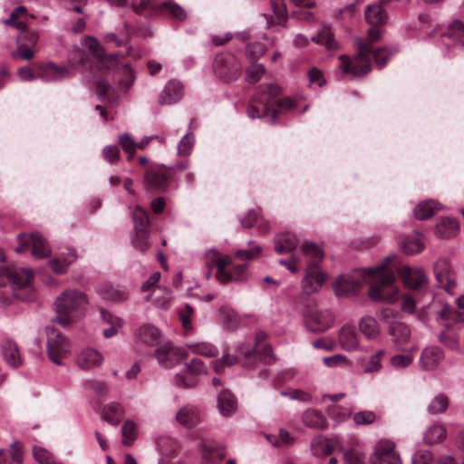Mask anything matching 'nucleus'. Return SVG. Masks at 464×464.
<instances>
[{
	"instance_id": "f704fd0d",
	"label": "nucleus",
	"mask_w": 464,
	"mask_h": 464,
	"mask_svg": "<svg viewBox=\"0 0 464 464\" xmlns=\"http://www.w3.org/2000/svg\"><path fill=\"white\" fill-rule=\"evenodd\" d=\"M365 19L372 25H382L386 22L387 14L382 5H372L367 7Z\"/></svg>"
},
{
	"instance_id": "8fccbe9b",
	"label": "nucleus",
	"mask_w": 464,
	"mask_h": 464,
	"mask_svg": "<svg viewBox=\"0 0 464 464\" xmlns=\"http://www.w3.org/2000/svg\"><path fill=\"white\" fill-rule=\"evenodd\" d=\"M195 143V137L192 132L184 135L178 144V155L188 157L191 154Z\"/></svg>"
},
{
	"instance_id": "a878e982",
	"label": "nucleus",
	"mask_w": 464,
	"mask_h": 464,
	"mask_svg": "<svg viewBox=\"0 0 464 464\" xmlns=\"http://www.w3.org/2000/svg\"><path fill=\"white\" fill-rule=\"evenodd\" d=\"M218 407L223 416H230L237 410V400L227 390H222L218 394Z\"/></svg>"
},
{
	"instance_id": "a211bd4d",
	"label": "nucleus",
	"mask_w": 464,
	"mask_h": 464,
	"mask_svg": "<svg viewBox=\"0 0 464 464\" xmlns=\"http://www.w3.org/2000/svg\"><path fill=\"white\" fill-rule=\"evenodd\" d=\"M183 95V84L179 81L169 80L159 95V103L171 105L179 102Z\"/></svg>"
},
{
	"instance_id": "c03bdc74",
	"label": "nucleus",
	"mask_w": 464,
	"mask_h": 464,
	"mask_svg": "<svg viewBox=\"0 0 464 464\" xmlns=\"http://www.w3.org/2000/svg\"><path fill=\"white\" fill-rule=\"evenodd\" d=\"M134 228L148 230L150 226L148 212L140 206H136L132 214Z\"/></svg>"
},
{
	"instance_id": "c9c22d12",
	"label": "nucleus",
	"mask_w": 464,
	"mask_h": 464,
	"mask_svg": "<svg viewBox=\"0 0 464 464\" xmlns=\"http://www.w3.org/2000/svg\"><path fill=\"white\" fill-rule=\"evenodd\" d=\"M439 209V203L434 200H425L415 207L414 215L418 219L424 220L430 218Z\"/></svg>"
},
{
	"instance_id": "e433bc0d",
	"label": "nucleus",
	"mask_w": 464,
	"mask_h": 464,
	"mask_svg": "<svg viewBox=\"0 0 464 464\" xmlns=\"http://www.w3.org/2000/svg\"><path fill=\"white\" fill-rule=\"evenodd\" d=\"M311 40L314 43L324 44L328 51H334L338 48V44L333 37L331 28L326 25L316 35L313 36Z\"/></svg>"
},
{
	"instance_id": "052dcab7",
	"label": "nucleus",
	"mask_w": 464,
	"mask_h": 464,
	"mask_svg": "<svg viewBox=\"0 0 464 464\" xmlns=\"http://www.w3.org/2000/svg\"><path fill=\"white\" fill-rule=\"evenodd\" d=\"M308 78H309V85L311 87L316 86V87L321 88L326 83V81L324 77L323 72L316 67H313L309 70Z\"/></svg>"
},
{
	"instance_id": "09e8293b",
	"label": "nucleus",
	"mask_w": 464,
	"mask_h": 464,
	"mask_svg": "<svg viewBox=\"0 0 464 464\" xmlns=\"http://www.w3.org/2000/svg\"><path fill=\"white\" fill-rule=\"evenodd\" d=\"M385 354V350L380 349L374 354L371 355L363 372L365 373L378 372L382 369V360Z\"/></svg>"
},
{
	"instance_id": "423d86ee",
	"label": "nucleus",
	"mask_w": 464,
	"mask_h": 464,
	"mask_svg": "<svg viewBox=\"0 0 464 464\" xmlns=\"http://www.w3.org/2000/svg\"><path fill=\"white\" fill-rule=\"evenodd\" d=\"M213 68L218 77L224 82H230L240 76L242 65L234 54L225 53L216 56Z\"/></svg>"
},
{
	"instance_id": "412c9836",
	"label": "nucleus",
	"mask_w": 464,
	"mask_h": 464,
	"mask_svg": "<svg viewBox=\"0 0 464 464\" xmlns=\"http://www.w3.org/2000/svg\"><path fill=\"white\" fill-rule=\"evenodd\" d=\"M206 265L208 267L213 266L218 267L216 277L218 280L225 279V268L231 264V258L228 256H222L216 249H209L206 255Z\"/></svg>"
},
{
	"instance_id": "c85d7f7f",
	"label": "nucleus",
	"mask_w": 464,
	"mask_h": 464,
	"mask_svg": "<svg viewBox=\"0 0 464 464\" xmlns=\"http://www.w3.org/2000/svg\"><path fill=\"white\" fill-rule=\"evenodd\" d=\"M459 231V226L453 218H441L436 227V235L440 238L455 237Z\"/></svg>"
},
{
	"instance_id": "9d476101",
	"label": "nucleus",
	"mask_w": 464,
	"mask_h": 464,
	"mask_svg": "<svg viewBox=\"0 0 464 464\" xmlns=\"http://www.w3.org/2000/svg\"><path fill=\"white\" fill-rule=\"evenodd\" d=\"M173 169L160 166L148 170L143 179L144 186L150 190H165L170 182Z\"/></svg>"
},
{
	"instance_id": "de8ad7c7",
	"label": "nucleus",
	"mask_w": 464,
	"mask_h": 464,
	"mask_svg": "<svg viewBox=\"0 0 464 464\" xmlns=\"http://www.w3.org/2000/svg\"><path fill=\"white\" fill-rule=\"evenodd\" d=\"M247 271V265L242 264L235 266L231 272L225 269V279L218 280L222 284H226L231 281H240L246 278Z\"/></svg>"
},
{
	"instance_id": "bf43d9fd",
	"label": "nucleus",
	"mask_w": 464,
	"mask_h": 464,
	"mask_svg": "<svg viewBox=\"0 0 464 464\" xmlns=\"http://www.w3.org/2000/svg\"><path fill=\"white\" fill-rule=\"evenodd\" d=\"M265 67L263 64H252L246 70V81L250 83H255L259 81L262 75L265 73Z\"/></svg>"
},
{
	"instance_id": "4468645a",
	"label": "nucleus",
	"mask_w": 464,
	"mask_h": 464,
	"mask_svg": "<svg viewBox=\"0 0 464 464\" xmlns=\"http://www.w3.org/2000/svg\"><path fill=\"white\" fill-rule=\"evenodd\" d=\"M326 281L324 274L315 264L307 265L305 276L302 280L303 290L306 294L317 292Z\"/></svg>"
},
{
	"instance_id": "6e6d98bb",
	"label": "nucleus",
	"mask_w": 464,
	"mask_h": 464,
	"mask_svg": "<svg viewBox=\"0 0 464 464\" xmlns=\"http://www.w3.org/2000/svg\"><path fill=\"white\" fill-rule=\"evenodd\" d=\"M395 53V50H391L387 47H382L374 50L371 53V55L373 56L374 61L380 68H382L386 62L390 59V57ZM372 56H370L371 58Z\"/></svg>"
},
{
	"instance_id": "a18cd8bd",
	"label": "nucleus",
	"mask_w": 464,
	"mask_h": 464,
	"mask_svg": "<svg viewBox=\"0 0 464 464\" xmlns=\"http://www.w3.org/2000/svg\"><path fill=\"white\" fill-rule=\"evenodd\" d=\"M311 449L314 455L326 456L332 453V446L329 441L324 437H316L311 443Z\"/></svg>"
},
{
	"instance_id": "7c9ffc66",
	"label": "nucleus",
	"mask_w": 464,
	"mask_h": 464,
	"mask_svg": "<svg viewBox=\"0 0 464 464\" xmlns=\"http://www.w3.org/2000/svg\"><path fill=\"white\" fill-rule=\"evenodd\" d=\"M297 246V238L289 233L279 234L275 239V248L277 253L283 254L295 249Z\"/></svg>"
},
{
	"instance_id": "79ce46f5",
	"label": "nucleus",
	"mask_w": 464,
	"mask_h": 464,
	"mask_svg": "<svg viewBox=\"0 0 464 464\" xmlns=\"http://www.w3.org/2000/svg\"><path fill=\"white\" fill-rule=\"evenodd\" d=\"M266 438L274 447H288L295 442V438L284 429L277 435H266Z\"/></svg>"
},
{
	"instance_id": "680f3d73",
	"label": "nucleus",
	"mask_w": 464,
	"mask_h": 464,
	"mask_svg": "<svg viewBox=\"0 0 464 464\" xmlns=\"http://www.w3.org/2000/svg\"><path fill=\"white\" fill-rule=\"evenodd\" d=\"M86 59V54L84 51L81 49H75L72 51V53L70 55L69 58V69H77L81 67Z\"/></svg>"
},
{
	"instance_id": "69168bd1",
	"label": "nucleus",
	"mask_w": 464,
	"mask_h": 464,
	"mask_svg": "<svg viewBox=\"0 0 464 464\" xmlns=\"http://www.w3.org/2000/svg\"><path fill=\"white\" fill-rule=\"evenodd\" d=\"M345 464H363L364 456L356 450H349L343 452Z\"/></svg>"
},
{
	"instance_id": "49530a36",
	"label": "nucleus",
	"mask_w": 464,
	"mask_h": 464,
	"mask_svg": "<svg viewBox=\"0 0 464 464\" xmlns=\"http://www.w3.org/2000/svg\"><path fill=\"white\" fill-rule=\"evenodd\" d=\"M160 9L165 10L169 14L179 21H184L187 18L186 11L172 1L160 2Z\"/></svg>"
},
{
	"instance_id": "7ed1b4c3",
	"label": "nucleus",
	"mask_w": 464,
	"mask_h": 464,
	"mask_svg": "<svg viewBox=\"0 0 464 464\" xmlns=\"http://www.w3.org/2000/svg\"><path fill=\"white\" fill-rule=\"evenodd\" d=\"M378 26L379 25H372L368 30L367 40H362V38L356 39L358 51L353 59H350L344 54L339 56V60L341 61L340 69L344 74L353 77H360L367 74L371 71V44L378 41L381 37V31Z\"/></svg>"
},
{
	"instance_id": "e2e57ef3",
	"label": "nucleus",
	"mask_w": 464,
	"mask_h": 464,
	"mask_svg": "<svg viewBox=\"0 0 464 464\" xmlns=\"http://www.w3.org/2000/svg\"><path fill=\"white\" fill-rule=\"evenodd\" d=\"M273 12L280 24L285 21L286 18V8L284 0H270Z\"/></svg>"
},
{
	"instance_id": "5701e85b",
	"label": "nucleus",
	"mask_w": 464,
	"mask_h": 464,
	"mask_svg": "<svg viewBox=\"0 0 464 464\" xmlns=\"http://www.w3.org/2000/svg\"><path fill=\"white\" fill-rule=\"evenodd\" d=\"M4 360L12 367H19L22 358L17 344L12 339L5 338L1 343Z\"/></svg>"
},
{
	"instance_id": "9b49d317",
	"label": "nucleus",
	"mask_w": 464,
	"mask_h": 464,
	"mask_svg": "<svg viewBox=\"0 0 464 464\" xmlns=\"http://www.w3.org/2000/svg\"><path fill=\"white\" fill-rule=\"evenodd\" d=\"M155 356L161 366L171 368L186 358L188 353L183 348L174 347L169 343H166L156 349Z\"/></svg>"
},
{
	"instance_id": "ea45409f",
	"label": "nucleus",
	"mask_w": 464,
	"mask_h": 464,
	"mask_svg": "<svg viewBox=\"0 0 464 464\" xmlns=\"http://www.w3.org/2000/svg\"><path fill=\"white\" fill-rule=\"evenodd\" d=\"M449 407V398L443 393L434 396L428 405V412L430 414H441L444 413Z\"/></svg>"
},
{
	"instance_id": "bb28decb",
	"label": "nucleus",
	"mask_w": 464,
	"mask_h": 464,
	"mask_svg": "<svg viewBox=\"0 0 464 464\" xmlns=\"http://www.w3.org/2000/svg\"><path fill=\"white\" fill-rule=\"evenodd\" d=\"M339 342L343 349L354 351L359 347V337L353 326H343L339 334Z\"/></svg>"
},
{
	"instance_id": "f3484780",
	"label": "nucleus",
	"mask_w": 464,
	"mask_h": 464,
	"mask_svg": "<svg viewBox=\"0 0 464 464\" xmlns=\"http://www.w3.org/2000/svg\"><path fill=\"white\" fill-rule=\"evenodd\" d=\"M397 270L406 287L418 289L427 283V276L421 268L402 266Z\"/></svg>"
},
{
	"instance_id": "1a4fd4ad",
	"label": "nucleus",
	"mask_w": 464,
	"mask_h": 464,
	"mask_svg": "<svg viewBox=\"0 0 464 464\" xmlns=\"http://www.w3.org/2000/svg\"><path fill=\"white\" fill-rule=\"evenodd\" d=\"M372 464H401L400 454L395 450V443L390 440H379L372 456Z\"/></svg>"
},
{
	"instance_id": "393cba45",
	"label": "nucleus",
	"mask_w": 464,
	"mask_h": 464,
	"mask_svg": "<svg viewBox=\"0 0 464 464\" xmlns=\"http://www.w3.org/2000/svg\"><path fill=\"white\" fill-rule=\"evenodd\" d=\"M177 420L182 426L190 429L200 422V414L197 408L191 405L181 408L177 415Z\"/></svg>"
},
{
	"instance_id": "2eb2a0df",
	"label": "nucleus",
	"mask_w": 464,
	"mask_h": 464,
	"mask_svg": "<svg viewBox=\"0 0 464 464\" xmlns=\"http://www.w3.org/2000/svg\"><path fill=\"white\" fill-rule=\"evenodd\" d=\"M434 274L439 285L449 294L453 295L456 281L448 260L444 258L439 259L434 265Z\"/></svg>"
},
{
	"instance_id": "aec40b11",
	"label": "nucleus",
	"mask_w": 464,
	"mask_h": 464,
	"mask_svg": "<svg viewBox=\"0 0 464 464\" xmlns=\"http://www.w3.org/2000/svg\"><path fill=\"white\" fill-rule=\"evenodd\" d=\"M389 334L392 342L401 349V346L408 343L411 337V327L401 321H393L389 325Z\"/></svg>"
},
{
	"instance_id": "3c124183",
	"label": "nucleus",
	"mask_w": 464,
	"mask_h": 464,
	"mask_svg": "<svg viewBox=\"0 0 464 464\" xmlns=\"http://www.w3.org/2000/svg\"><path fill=\"white\" fill-rule=\"evenodd\" d=\"M414 356L411 353H399L390 358L391 365L396 370H401L410 366L413 362Z\"/></svg>"
},
{
	"instance_id": "774afa93",
	"label": "nucleus",
	"mask_w": 464,
	"mask_h": 464,
	"mask_svg": "<svg viewBox=\"0 0 464 464\" xmlns=\"http://www.w3.org/2000/svg\"><path fill=\"white\" fill-rule=\"evenodd\" d=\"M103 158L113 164L120 160V150L115 145L105 146L102 150Z\"/></svg>"
},
{
	"instance_id": "2f4dec72",
	"label": "nucleus",
	"mask_w": 464,
	"mask_h": 464,
	"mask_svg": "<svg viewBox=\"0 0 464 464\" xmlns=\"http://www.w3.org/2000/svg\"><path fill=\"white\" fill-rule=\"evenodd\" d=\"M304 425L313 429L324 430L326 428V420L324 415L315 410H307L302 415Z\"/></svg>"
},
{
	"instance_id": "0e129e2a",
	"label": "nucleus",
	"mask_w": 464,
	"mask_h": 464,
	"mask_svg": "<svg viewBox=\"0 0 464 464\" xmlns=\"http://www.w3.org/2000/svg\"><path fill=\"white\" fill-rule=\"evenodd\" d=\"M34 457L41 464H55L52 454L43 448H34Z\"/></svg>"
},
{
	"instance_id": "72a5a7b5",
	"label": "nucleus",
	"mask_w": 464,
	"mask_h": 464,
	"mask_svg": "<svg viewBox=\"0 0 464 464\" xmlns=\"http://www.w3.org/2000/svg\"><path fill=\"white\" fill-rule=\"evenodd\" d=\"M447 436L446 428L442 424H432L424 433V440L429 445L441 442Z\"/></svg>"
},
{
	"instance_id": "864d4df0",
	"label": "nucleus",
	"mask_w": 464,
	"mask_h": 464,
	"mask_svg": "<svg viewBox=\"0 0 464 464\" xmlns=\"http://www.w3.org/2000/svg\"><path fill=\"white\" fill-rule=\"evenodd\" d=\"M186 372L191 375H202L208 373V368L204 362L198 358H193L185 364Z\"/></svg>"
},
{
	"instance_id": "dca6fc26",
	"label": "nucleus",
	"mask_w": 464,
	"mask_h": 464,
	"mask_svg": "<svg viewBox=\"0 0 464 464\" xmlns=\"http://www.w3.org/2000/svg\"><path fill=\"white\" fill-rule=\"evenodd\" d=\"M363 280L362 278H358L356 275L339 276L334 285L335 295L338 296L356 295Z\"/></svg>"
},
{
	"instance_id": "a19ab883",
	"label": "nucleus",
	"mask_w": 464,
	"mask_h": 464,
	"mask_svg": "<svg viewBox=\"0 0 464 464\" xmlns=\"http://www.w3.org/2000/svg\"><path fill=\"white\" fill-rule=\"evenodd\" d=\"M401 248L407 255H413L421 252L424 249V244L420 236L408 237L401 242Z\"/></svg>"
},
{
	"instance_id": "4d7b16f0",
	"label": "nucleus",
	"mask_w": 464,
	"mask_h": 464,
	"mask_svg": "<svg viewBox=\"0 0 464 464\" xmlns=\"http://www.w3.org/2000/svg\"><path fill=\"white\" fill-rule=\"evenodd\" d=\"M132 8L136 13H141L146 9H160V2L158 0H133Z\"/></svg>"
},
{
	"instance_id": "f03ea898",
	"label": "nucleus",
	"mask_w": 464,
	"mask_h": 464,
	"mask_svg": "<svg viewBox=\"0 0 464 464\" xmlns=\"http://www.w3.org/2000/svg\"><path fill=\"white\" fill-rule=\"evenodd\" d=\"M88 304L85 293L77 289H66L54 300L56 316L52 322L64 328L71 327L84 316Z\"/></svg>"
},
{
	"instance_id": "f257e3e1",
	"label": "nucleus",
	"mask_w": 464,
	"mask_h": 464,
	"mask_svg": "<svg viewBox=\"0 0 464 464\" xmlns=\"http://www.w3.org/2000/svg\"><path fill=\"white\" fill-rule=\"evenodd\" d=\"M392 257L388 256L382 264L359 272L360 277L367 275L373 278V282L369 289V296L373 301L392 304L399 298V290L394 285L396 281L394 272L388 268V265Z\"/></svg>"
},
{
	"instance_id": "ddd939ff",
	"label": "nucleus",
	"mask_w": 464,
	"mask_h": 464,
	"mask_svg": "<svg viewBox=\"0 0 464 464\" xmlns=\"http://www.w3.org/2000/svg\"><path fill=\"white\" fill-rule=\"evenodd\" d=\"M333 314L328 311H312L306 314L304 324L308 330L314 333H322L329 329L334 324Z\"/></svg>"
},
{
	"instance_id": "58836bf2",
	"label": "nucleus",
	"mask_w": 464,
	"mask_h": 464,
	"mask_svg": "<svg viewBox=\"0 0 464 464\" xmlns=\"http://www.w3.org/2000/svg\"><path fill=\"white\" fill-rule=\"evenodd\" d=\"M301 251L303 255L307 258L308 265L312 263L318 266V263L324 257L323 250L313 243H304L301 246Z\"/></svg>"
},
{
	"instance_id": "6e6552de",
	"label": "nucleus",
	"mask_w": 464,
	"mask_h": 464,
	"mask_svg": "<svg viewBox=\"0 0 464 464\" xmlns=\"http://www.w3.org/2000/svg\"><path fill=\"white\" fill-rule=\"evenodd\" d=\"M18 240L20 246L16 248V252H23L30 246L32 247V255L40 259L47 257L51 253L47 243L38 232L30 235L21 234L18 236Z\"/></svg>"
},
{
	"instance_id": "4c0bfd02",
	"label": "nucleus",
	"mask_w": 464,
	"mask_h": 464,
	"mask_svg": "<svg viewBox=\"0 0 464 464\" xmlns=\"http://www.w3.org/2000/svg\"><path fill=\"white\" fill-rule=\"evenodd\" d=\"M100 293L105 299L114 302L126 300L129 296L126 287H116L111 285H105Z\"/></svg>"
},
{
	"instance_id": "cd10ccee",
	"label": "nucleus",
	"mask_w": 464,
	"mask_h": 464,
	"mask_svg": "<svg viewBox=\"0 0 464 464\" xmlns=\"http://www.w3.org/2000/svg\"><path fill=\"white\" fill-rule=\"evenodd\" d=\"M361 333L368 340H376L381 334V326L378 321L372 316H364L359 324Z\"/></svg>"
},
{
	"instance_id": "5fc2aeb1",
	"label": "nucleus",
	"mask_w": 464,
	"mask_h": 464,
	"mask_svg": "<svg viewBox=\"0 0 464 464\" xmlns=\"http://www.w3.org/2000/svg\"><path fill=\"white\" fill-rule=\"evenodd\" d=\"M133 246L144 253L149 247V231L135 229V237L132 239Z\"/></svg>"
},
{
	"instance_id": "b1692460",
	"label": "nucleus",
	"mask_w": 464,
	"mask_h": 464,
	"mask_svg": "<svg viewBox=\"0 0 464 464\" xmlns=\"http://www.w3.org/2000/svg\"><path fill=\"white\" fill-rule=\"evenodd\" d=\"M136 338L146 345L155 346L160 343L161 334L155 326L145 324L137 330Z\"/></svg>"
},
{
	"instance_id": "4be33fe9",
	"label": "nucleus",
	"mask_w": 464,
	"mask_h": 464,
	"mask_svg": "<svg viewBox=\"0 0 464 464\" xmlns=\"http://www.w3.org/2000/svg\"><path fill=\"white\" fill-rule=\"evenodd\" d=\"M103 357L102 353L92 348L82 350L77 357V364L82 370H90L100 366Z\"/></svg>"
},
{
	"instance_id": "0eeeda50",
	"label": "nucleus",
	"mask_w": 464,
	"mask_h": 464,
	"mask_svg": "<svg viewBox=\"0 0 464 464\" xmlns=\"http://www.w3.org/2000/svg\"><path fill=\"white\" fill-rule=\"evenodd\" d=\"M33 278L30 269L16 266H3L0 268V286H5V279L19 289L28 287Z\"/></svg>"
},
{
	"instance_id": "c756f323",
	"label": "nucleus",
	"mask_w": 464,
	"mask_h": 464,
	"mask_svg": "<svg viewBox=\"0 0 464 464\" xmlns=\"http://www.w3.org/2000/svg\"><path fill=\"white\" fill-rule=\"evenodd\" d=\"M186 347L193 353L208 358L216 357L218 354V347L208 342L188 343Z\"/></svg>"
},
{
	"instance_id": "20e7f679",
	"label": "nucleus",
	"mask_w": 464,
	"mask_h": 464,
	"mask_svg": "<svg viewBox=\"0 0 464 464\" xmlns=\"http://www.w3.org/2000/svg\"><path fill=\"white\" fill-rule=\"evenodd\" d=\"M281 92V88L277 84L268 83L258 87L256 93L247 106V115L251 119L263 118L268 116L271 123L276 121V110L268 115L269 106L272 100L277 97Z\"/></svg>"
},
{
	"instance_id": "473e14b6",
	"label": "nucleus",
	"mask_w": 464,
	"mask_h": 464,
	"mask_svg": "<svg viewBox=\"0 0 464 464\" xmlns=\"http://www.w3.org/2000/svg\"><path fill=\"white\" fill-rule=\"evenodd\" d=\"M123 415V408L115 402L106 405L102 413V419L111 425H118Z\"/></svg>"
},
{
	"instance_id": "338daca9",
	"label": "nucleus",
	"mask_w": 464,
	"mask_h": 464,
	"mask_svg": "<svg viewBox=\"0 0 464 464\" xmlns=\"http://www.w3.org/2000/svg\"><path fill=\"white\" fill-rule=\"evenodd\" d=\"M119 144L125 152H136L137 143L128 133L121 134L118 139Z\"/></svg>"
},
{
	"instance_id": "13d9d810",
	"label": "nucleus",
	"mask_w": 464,
	"mask_h": 464,
	"mask_svg": "<svg viewBox=\"0 0 464 464\" xmlns=\"http://www.w3.org/2000/svg\"><path fill=\"white\" fill-rule=\"evenodd\" d=\"M375 412L372 411H358L353 415V420L357 425H369L376 420Z\"/></svg>"
},
{
	"instance_id": "603ef678",
	"label": "nucleus",
	"mask_w": 464,
	"mask_h": 464,
	"mask_svg": "<svg viewBox=\"0 0 464 464\" xmlns=\"http://www.w3.org/2000/svg\"><path fill=\"white\" fill-rule=\"evenodd\" d=\"M121 434L122 443L125 446H130L138 435L136 424L131 420H127L122 427Z\"/></svg>"
},
{
	"instance_id": "39448f33",
	"label": "nucleus",
	"mask_w": 464,
	"mask_h": 464,
	"mask_svg": "<svg viewBox=\"0 0 464 464\" xmlns=\"http://www.w3.org/2000/svg\"><path fill=\"white\" fill-rule=\"evenodd\" d=\"M45 332L48 357L53 363L60 365L61 359L70 353V341L53 326H47Z\"/></svg>"
},
{
	"instance_id": "37998d69",
	"label": "nucleus",
	"mask_w": 464,
	"mask_h": 464,
	"mask_svg": "<svg viewBox=\"0 0 464 464\" xmlns=\"http://www.w3.org/2000/svg\"><path fill=\"white\" fill-rule=\"evenodd\" d=\"M226 454L222 449H215L209 446H204L202 450V464H219Z\"/></svg>"
},
{
	"instance_id": "f8f14e48",
	"label": "nucleus",
	"mask_w": 464,
	"mask_h": 464,
	"mask_svg": "<svg viewBox=\"0 0 464 464\" xmlns=\"http://www.w3.org/2000/svg\"><path fill=\"white\" fill-rule=\"evenodd\" d=\"M71 76L72 72L69 67L57 66L52 62L37 66V78L45 82H60Z\"/></svg>"
},
{
	"instance_id": "6ab92c4d",
	"label": "nucleus",
	"mask_w": 464,
	"mask_h": 464,
	"mask_svg": "<svg viewBox=\"0 0 464 464\" xmlns=\"http://www.w3.org/2000/svg\"><path fill=\"white\" fill-rule=\"evenodd\" d=\"M444 359V353L440 347L429 346L422 350L420 364L424 371H433L438 368Z\"/></svg>"
}]
</instances>
